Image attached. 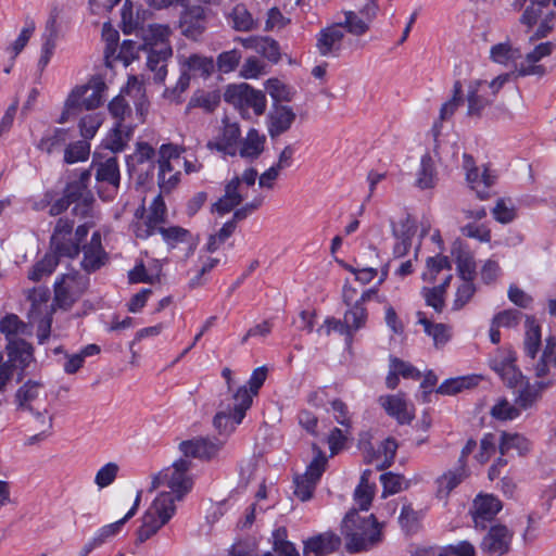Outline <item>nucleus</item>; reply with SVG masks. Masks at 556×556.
<instances>
[{"label":"nucleus","mask_w":556,"mask_h":556,"mask_svg":"<svg viewBox=\"0 0 556 556\" xmlns=\"http://www.w3.org/2000/svg\"><path fill=\"white\" fill-rule=\"evenodd\" d=\"M172 159H174V146L164 143L157 151V184L161 193H170L174 189V174H172ZM167 207L162 194L156 195L149 206L148 215L142 222L135 224L136 237L146 239L159 231L164 240L170 243L174 239V227L164 228L161 225L165 222Z\"/></svg>","instance_id":"1"},{"label":"nucleus","mask_w":556,"mask_h":556,"mask_svg":"<svg viewBox=\"0 0 556 556\" xmlns=\"http://www.w3.org/2000/svg\"><path fill=\"white\" fill-rule=\"evenodd\" d=\"M161 486L168 491L161 492L143 515L142 525L137 530L138 543L147 541L172 518L174 513V471L167 468L153 477L150 491Z\"/></svg>","instance_id":"2"},{"label":"nucleus","mask_w":556,"mask_h":556,"mask_svg":"<svg viewBox=\"0 0 556 556\" xmlns=\"http://www.w3.org/2000/svg\"><path fill=\"white\" fill-rule=\"evenodd\" d=\"M383 522L375 515L363 517L358 509L352 508L341 522V534L345 541V549L351 553L367 552L383 541Z\"/></svg>","instance_id":"3"},{"label":"nucleus","mask_w":556,"mask_h":556,"mask_svg":"<svg viewBox=\"0 0 556 556\" xmlns=\"http://www.w3.org/2000/svg\"><path fill=\"white\" fill-rule=\"evenodd\" d=\"M15 401L17 407L34 413L39 432L29 437L28 445H33L47 439L52 429L53 418L48 415V394L43 384L39 381L28 380L16 391Z\"/></svg>","instance_id":"4"},{"label":"nucleus","mask_w":556,"mask_h":556,"mask_svg":"<svg viewBox=\"0 0 556 556\" xmlns=\"http://www.w3.org/2000/svg\"><path fill=\"white\" fill-rule=\"evenodd\" d=\"M170 34L169 26L159 24L141 27L137 33L142 40L143 50L149 52L148 66L155 73L154 80L157 83L164 81L167 75L165 62L172 55Z\"/></svg>","instance_id":"5"},{"label":"nucleus","mask_w":556,"mask_h":556,"mask_svg":"<svg viewBox=\"0 0 556 556\" xmlns=\"http://www.w3.org/2000/svg\"><path fill=\"white\" fill-rule=\"evenodd\" d=\"M126 97L132 101L136 108L135 119H137L138 123H144L149 104L143 84L139 81L136 76H130L126 87L122 89L118 96L110 101L109 112L112 117L116 119V122H126L127 118H132L130 105Z\"/></svg>","instance_id":"6"},{"label":"nucleus","mask_w":556,"mask_h":556,"mask_svg":"<svg viewBox=\"0 0 556 556\" xmlns=\"http://www.w3.org/2000/svg\"><path fill=\"white\" fill-rule=\"evenodd\" d=\"M224 100L233 105L242 117H249L250 110L256 116L264 114L266 110V97L263 91L255 90L250 85H229L224 92Z\"/></svg>","instance_id":"7"},{"label":"nucleus","mask_w":556,"mask_h":556,"mask_svg":"<svg viewBox=\"0 0 556 556\" xmlns=\"http://www.w3.org/2000/svg\"><path fill=\"white\" fill-rule=\"evenodd\" d=\"M252 405L251 394L247 391V387H240L232 396V403L228 409L218 412L213 420L215 428L219 432L233 430L235 427L243 420L247 410Z\"/></svg>","instance_id":"8"},{"label":"nucleus","mask_w":556,"mask_h":556,"mask_svg":"<svg viewBox=\"0 0 556 556\" xmlns=\"http://www.w3.org/2000/svg\"><path fill=\"white\" fill-rule=\"evenodd\" d=\"M88 278L77 271L63 274L54 282V302L61 308H70L85 292Z\"/></svg>","instance_id":"9"},{"label":"nucleus","mask_w":556,"mask_h":556,"mask_svg":"<svg viewBox=\"0 0 556 556\" xmlns=\"http://www.w3.org/2000/svg\"><path fill=\"white\" fill-rule=\"evenodd\" d=\"M178 63L180 65V76L176 83V89H180V91H185L189 87L191 75L207 78L215 70L213 58L199 54H192L189 58L179 56Z\"/></svg>","instance_id":"10"},{"label":"nucleus","mask_w":556,"mask_h":556,"mask_svg":"<svg viewBox=\"0 0 556 556\" xmlns=\"http://www.w3.org/2000/svg\"><path fill=\"white\" fill-rule=\"evenodd\" d=\"M514 532L505 525H493L483 536L480 548L488 556H504L511 549Z\"/></svg>","instance_id":"11"},{"label":"nucleus","mask_w":556,"mask_h":556,"mask_svg":"<svg viewBox=\"0 0 556 556\" xmlns=\"http://www.w3.org/2000/svg\"><path fill=\"white\" fill-rule=\"evenodd\" d=\"M74 223L68 218L60 217L51 236V245L58 255L75 258L80 252L78 243L73 242L72 232Z\"/></svg>","instance_id":"12"},{"label":"nucleus","mask_w":556,"mask_h":556,"mask_svg":"<svg viewBox=\"0 0 556 556\" xmlns=\"http://www.w3.org/2000/svg\"><path fill=\"white\" fill-rule=\"evenodd\" d=\"M502 502L492 494H479L473 500L471 515L475 527L484 530L502 510Z\"/></svg>","instance_id":"13"},{"label":"nucleus","mask_w":556,"mask_h":556,"mask_svg":"<svg viewBox=\"0 0 556 556\" xmlns=\"http://www.w3.org/2000/svg\"><path fill=\"white\" fill-rule=\"evenodd\" d=\"M223 446L217 439L195 438L179 443V450L186 457L210 460L215 457Z\"/></svg>","instance_id":"14"},{"label":"nucleus","mask_w":556,"mask_h":556,"mask_svg":"<svg viewBox=\"0 0 556 556\" xmlns=\"http://www.w3.org/2000/svg\"><path fill=\"white\" fill-rule=\"evenodd\" d=\"M224 127L222 132L214 141H208V149L217 150L224 154L235 156L238 152V143L240 142L241 131L237 123H231L226 117L223 119Z\"/></svg>","instance_id":"15"},{"label":"nucleus","mask_w":556,"mask_h":556,"mask_svg":"<svg viewBox=\"0 0 556 556\" xmlns=\"http://www.w3.org/2000/svg\"><path fill=\"white\" fill-rule=\"evenodd\" d=\"M179 28L189 39L197 40L205 29V12L201 5L186 8L180 13Z\"/></svg>","instance_id":"16"},{"label":"nucleus","mask_w":556,"mask_h":556,"mask_svg":"<svg viewBox=\"0 0 556 556\" xmlns=\"http://www.w3.org/2000/svg\"><path fill=\"white\" fill-rule=\"evenodd\" d=\"M84 257L81 267L87 273H93L100 269L109 260L108 253L104 251L101 242V233L94 231L91 236L89 243L80 248Z\"/></svg>","instance_id":"17"},{"label":"nucleus","mask_w":556,"mask_h":556,"mask_svg":"<svg viewBox=\"0 0 556 556\" xmlns=\"http://www.w3.org/2000/svg\"><path fill=\"white\" fill-rule=\"evenodd\" d=\"M303 555L327 556L341 547V538L334 532L328 531L308 538L304 542Z\"/></svg>","instance_id":"18"},{"label":"nucleus","mask_w":556,"mask_h":556,"mask_svg":"<svg viewBox=\"0 0 556 556\" xmlns=\"http://www.w3.org/2000/svg\"><path fill=\"white\" fill-rule=\"evenodd\" d=\"M343 38L344 30L342 24H334L323 28L316 38V48L319 54L323 56L336 55L341 50Z\"/></svg>","instance_id":"19"},{"label":"nucleus","mask_w":556,"mask_h":556,"mask_svg":"<svg viewBox=\"0 0 556 556\" xmlns=\"http://www.w3.org/2000/svg\"><path fill=\"white\" fill-rule=\"evenodd\" d=\"M391 225L392 235L396 240L393 247V255L394 257H403L408 253L412 247V239L414 238L417 230L416 223L409 215H407L400 222L399 226H396L394 223Z\"/></svg>","instance_id":"20"},{"label":"nucleus","mask_w":556,"mask_h":556,"mask_svg":"<svg viewBox=\"0 0 556 556\" xmlns=\"http://www.w3.org/2000/svg\"><path fill=\"white\" fill-rule=\"evenodd\" d=\"M555 43L551 41L542 42L538 45L531 52L526 55L525 61H522L517 67V72L519 76H529V75H538L542 76L545 74V67L543 65H536V62L542 60L545 56H548L554 48Z\"/></svg>","instance_id":"21"},{"label":"nucleus","mask_w":556,"mask_h":556,"mask_svg":"<svg viewBox=\"0 0 556 556\" xmlns=\"http://www.w3.org/2000/svg\"><path fill=\"white\" fill-rule=\"evenodd\" d=\"M493 98L488 92L486 81L476 80L468 87L467 92V115L481 116L483 110L493 102Z\"/></svg>","instance_id":"22"},{"label":"nucleus","mask_w":556,"mask_h":556,"mask_svg":"<svg viewBox=\"0 0 556 556\" xmlns=\"http://www.w3.org/2000/svg\"><path fill=\"white\" fill-rule=\"evenodd\" d=\"M268 134L274 139L287 132L296 118L292 108L275 105L268 114Z\"/></svg>","instance_id":"23"},{"label":"nucleus","mask_w":556,"mask_h":556,"mask_svg":"<svg viewBox=\"0 0 556 556\" xmlns=\"http://www.w3.org/2000/svg\"><path fill=\"white\" fill-rule=\"evenodd\" d=\"M218 263L219 260L216 257L202 255H200L195 261H192V266L186 270V275L189 277V288L195 289L204 286L208 279L207 275L218 265Z\"/></svg>","instance_id":"24"},{"label":"nucleus","mask_w":556,"mask_h":556,"mask_svg":"<svg viewBox=\"0 0 556 556\" xmlns=\"http://www.w3.org/2000/svg\"><path fill=\"white\" fill-rule=\"evenodd\" d=\"M516 355L509 351L502 359H494L492 362V369L502 378V380L509 388H515L521 383L523 376L515 365Z\"/></svg>","instance_id":"25"},{"label":"nucleus","mask_w":556,"mask_h":556,"mask_svg":"<svg viewBox=\"0 0 556 556\" xmlns=\"http://www.w3.org/2000/svg\"><path fill=\"white\" fill-rule=\"evenodd\" d=\"M556 371V337L546 339L540 359L534 365V374L538 378L554 379Z\"/></svg>","instance_id":"26"},{"label":"nucleus","mask_w":556,"mask_h":556,"mask_svg":"<svg viewBox=\"0 0 556 556\" xmlns=\"http://www.w3.org/2000/svg\"><path fill=\"white\" fill-rule=\"evenodd\" d=\"M239 186L240 177L236 176L229 180L225 186V194L213 204L212 211L226 214L238 206L243 200L242 194L239 192Z\"/></svg>","instance_id":"27"},{"label":"nucleus","mask_w":556,"mask_h":556,"mask_svg":"<svg viewBox=\"0 0 556 556\" xmlns=\"http://www.w3.org/2000/svg\"><path fill=\"white\" fill-rule=\"evenodd\" d=\"M466 179L470 184L472 190L476 191L480 200H485L491 195V187L494 185L496 177L492 175L488 168L482 174L477 167L466 173Z\"/></svg>","instance_id":"28"},{"label":"nucleus","mask_w":556,"mask_h":556,"mask_svg":"<svg viewBox=\"0 0 556 556\" xmlns=\"http://www.w3.org/2000/svg\"><path fill=\"white\" fill-rule=\"evenodd\" d=\"M191 460L181 458L176 460V502L182 501L194 485V476L189 472Z\"/></svg>","instance_id":"29"},{"label":"nucleus","mask_w":556,"mask_h":556,"mask_svg":"<svg viewBox=\"0 0 556 556\" xmlns=\"http://www.w3.org/2000/svg\"><path fill=\"white\" fill-rule=\"evenodd\" d=\"M56 15H52L49 17L46 24V31L43 34V43L41 46V54L38 61V67L40 71H43L46 66L49 64L51 56L53 55L55 46H56Z\"/></svg>","instance_id":"30"},{"label":"nucleus","mask_w":556,"mask_h":556,"mask_svg":"<svg viewBox=\"0 0 556 556\" xmlns=\"http://www.w3.org/2000/svg\"><path fill=\"white\" fill-rule=\"evenodd\" d=\"M380 403L388 415L396 418L402 425L409 424L414 418L413 413L407 408L406 401L401 395L381 396Z\"/></svg>","instance_id":"31"},{"label":"nucleus","mask_w":556,"mask_h":556,"mask_svg":"<svg viewBox=\"0 0 556 556\" xmlns=\"http://www.w3.org/2000/svg\"><path fill=\"white\" fill-rule=\"evenodd\" d=\"M541 327L534 316H527L525 323L523 352L534 359L541 348Z\"/></svg>","instance_id":"32"},{"label":"nucleus","mask_w":556,"mask_h":556,"mask_svg":"<svg viewBox=\"0 0 556 556\" xmlns=\"http://www.w3.org/2000/svg\"><path fill=\"white\" fill-rule=\"evenodd\" d=\"M554 382L555 379L541 380L532 384L527 382L519 391L516 404L522 409L530 408L540 399L542 391L552 387Z\"/></svg>","instance_id":"33"},{"label":"nucleus","mask_w":556,"mask_h":556,"mask_svg":"<svg viewBox=\"0 0 556 556\" xmlns=\"http://www.w3.org/2000/svg\"><path fill=\"white\" fill-rule=\"evenodd\" d=\"M199 244V236L176 226V258L188 260L193 255Z\"/></svg>","instance_id":"34"},{"label":"nucleus","mask_w":556,"mask_h":556,"mask_svg":"<svg viewBox=\"0 0 556 556\" xmlns=\"http://www.w3.org/2000/svg\"><path fill=\"white\" fill-rule=\"evenodd\" d=\"M266 138L261 135L256 129L251 128L247 137L241 141L239 154L241 157L255 160L264 151Z\"/></svg>","instance_id":"35"},{"label":"nucleus","mask_w":556,"mask_h":556,"mask_svg":"<svg viewBox=\"0 0 556 556\" xmlns=\"http://www.w3.org/2000/svg\"><path fill=\"white\" fill-rule=\"evenodd\" d=\"M229 20L232 28L237 31H252L258 28V21L253 17L251 12L242 3L233 7L229 13Z\"/></svg>","instance_id":"36"},{"label":"nucleus","mask_w":556,"mask_h":556,"mask_svg":"<svg viewBox=\"0 0 556 556\" xmlns=\"http://www.w3.org/2000/svg\"><path fill=\"white\" fill-rule=\"evenodd\" d=\"M418 324L424 327V331L433 339L434 345H444L451 338L450 327L445 324H433L427 318L424 312H417Z\"/></svg>","instance_id":"37"},{"label":"nucleus","mask_w":556,"mask_h":556,"mask_svg":"<svg viewBox=\"0 0 556 556\" xmlns=\"http://www.w3.org/2000/svg\"><path fill=\"white\" fill-rule=\"evenodd\" d=\"M88 86H77L68 94L64 110L59 118V123H65L72 115L78 114L81 110H85L83 99L85 93H88Z\"/></svg>","instance_id":"38"},{"label":"nucleus","mask_w":556,"mask_h":556,"mask_svg":"<svg viewBox=\"0 0 556 556\" xmlns=\"http://www.w3.org/2000/svg\"><path fill=\"white\" fill-rule=\"evenodd\" d=\"M96 179L101 182H106L117 189L121 182L117 159L112 156L106 159L104 162H100L97 165Z\"/></svg>","instance_id":"39"},{"label":"nucleus","mask_w":556,"mask_h":556,"mask_svg":"<svg viewBox=\"0 0 556 556\" xmlns=\"http://www.w3.org/2000/svg\"><path fill=\"white\" fill-rule=\"evenodd\" d=\"M7 349L9 355V361L7 363L11 364L13 369L15 368V363H18L22 367H25L33 358V348L24 340H10Z\"/></svg>","instance_id":"40"},{"label":"nucleus","mask_w":556,"mask_h":556,"mask_svg":"<svg viewBox=\"0 0 556 556\" xmlns=\"http://www.w3.org/2000/svg\"><path fill=\"white\" fill-rule=\"evenodd\" d=\"M138 121L134 118V122H116L113 128V135L111 140V150L113 152H121L126 147L127 142L132 137L135 127L138 125Z\"/></svg>","instance_id":"41"},{"label":"nucleus","mask_w":556,"mask_h":556,"mask_svg":"<svg viewBox=\"0 0 556 556\" xmlns=\"http://www.w3.org/2000/svg\"><path fill=\"white\" fill-rule=\"evenodd\" d=\"M480 379L481 378L476 375L450 378L439 386V388L437 389V393L444 395H453L465 389H470L477 386Z\"/></svg>","instance_id":"42"},{"label":"nucleus","mask_w":556,"mask_h":556,"mask_svg":"<svg viewBox=\"0 0 556 556\" xmlns=\"http://www.w3.org/2000/svg\"><path fill=\"white\" fill-rule=\"evenodd\" d=\"M273 551L279 556H300L295 545L288 540V530L286 527H279L271 533Z\"/></svg>","instance_id":"43"},{"label":"nucleus","mask_w":556,"mask_h":556,"mask_svg":"<svg viewBox=\"0 0 556 556\" xmlns=\"http://www.w3.org/2000/svg\"><path fill=\"white\" fill-rule=\"evenodd\" d=\"M465 477V468L459 466L455 470H450L437 480L438 496L440 498L447 497L448 494L463 481Z\"/></svg>","instance_id":"44"},{"label":"nucleus","mask_w":556,"mask_h":556,"mask_svg":"<svg viewBox=\"0 0 556 556\" xmlns=\"http://www.w3.org/2000/svg\"><path fill=\"white\" fill-rule=\"evenodd\" d=\"M219 102L220 94L218 91L197 90L189 100L188 109L201 108L205 112H213Z\"/></svg>","instance_id":"45"},{"label":"nucleus","mask_w":556,"mask_h":556,"mask_svg":"<svg viewBox=\"0 0 556 556\" xmlns=\"http://www.w3.org/2000/svg\"><path fill=\"white\" fill-rule=\"evenodd\" d=\"M510 450H516L519 455H523L530 450V443L528 439L518 433H506L503 432L500 442V453L505 455Z\"/></svg>","instance_id":"46"},{"label":"nucleus","mask_w":556,"mask_h":556,"mask_svg":"<svg viewBox=\"0 0 556 556\" xmlns=\"http://www.w3.org/2000/svg\"><path fill=\"white\" fill-rule=\"evenodd\" d=\"M55 252L48 253L37 262L28 273V278L33 281H39L43 277L51 275L59 264V257Z\"/></svg>","instance_id":"47"},{"label":"nucleus","mask_w":556,"mask_h":556,"mask_svg":"<svg viewBox=\"0 0 556 556\" xmlns=\"http://www.w3.org/2000/svg\"><path fill=\"white\" fill-rule=\"evenodd\" d=\"M67 140V130L64 128H54L46 134L37 144V148L48 154L60 150Z\"/></svg>","instance_id":"48"},{"label":"nucleus","mask_w":556,"mask_h":556,"mask_svg":"<svg viewBox=\"0 0 556 556\" xmlns=\"http://www.w3.org/2000/svg\"><path fill=\"white\" fill-rule=\"evenodd\" d=\"M349 307L350 308L344 313V318L350 327L352 334H354V332L365 327L368 313L365 306L357 302H354L353 305H350Z\"/></svg>","instance_id":"49"},{"label":"nucleus","mask_w":556,"mask_h":556,"mask_svg":"<svg viewBox=\"0 0 556 556\" xmlns=\"http://www.w3.org/2000/svg\"><path fill=\"white\" fill-rule=\"evenodd\" d=\"M452 265L447 256L437 255L428 257L426 262V270L422 273V279L428 282H434L437 276L442 270H451Z\"/></svg>","instance_id":"50"},{"label":"nucleus","mask_w":556,"mask_h":556,"mask_svg":"<svg viewBox=\"0 0 556 556\" xmlns=\"http://www.w3.org/2000/svg\"><path fill=\"white\" fill-rule=\"evenodd\" d=\"M435 170L431 156L425 154L421 157L420 168L417 174V185L421 189L432 188L434 186Z\"/></svg>","instance_id":"51"},{"label":"nucleus","mask_w":556,"mask_h":556,"mask_svg":"<svg viewBox=\"0 0 556 556\" xmlns=\"http://www.w3.org/2000/svg\"><path fill=\"white\" fill-rule=\"evenodd\" d=\"M266 91L275 102H290L294 92L292 89L277 78L268 79L266 83Z\"/></svg>","instance_id":"52"},{"label":"nucleus","mask_w":556,"mask_h":556,"mask_svg":"<svg viewBox=\"0 0 556 556\" xmlns=\"http://www.w3.org/2000/svg\"><path fill=\"white\" fill-rule=\"evenodd\" d=\"M27 326L14 315H7L0 320V331L4 333L8 340H14L13 336L25 334Z\"/></svg>","instance_id":"53"},{"label":"nucleus","mask_w":556,"mask_h":556,"mask_svg":"<svg viewBox=\"0 0 556 556\" xmlns=\"http://www.w3.org/2000/svg\"><path fill=\"white\" fill-rule=\"evenodd\" d=\"M491 59L498 64H508L520 56V52L514 49L509 43H497L491 48Z\"/></svg>","instance_id":"54"},{"label":"nucleus","mask_w":556,"mask_h":556,"mask_svg":"<svg viewBox=\"0 0 556 556\" xmlns=\"http://www.w3.org/2000/svg\"><path fill=\"white\" fill-rule=\"evenodd\" d=\"M463 87L459 80L454 83L453 97L451 100L445 102L440 110V122L448 119L463 103Z\"/></svg>","instance_id":"55"},{"label":"nucleus","mask_w":556,"mask_h":556,"mask_svg":"<svg viewBox=\"0 0 556 556\" xmlns=\"http://www.w3.org/2000/svg\"><path fill=\"white\" fill-rule=\"evenodd\" d=\"M241 58V52L237 49L224 51L220 54H218L216 60V66L219 72L228 74L237 68Z\"/></svg>","instance_id":"56"},{"label":"nucleus","mask_w":556,"mask_h":556,"mask_svg":"<svg viewBox=\"0 0 556 556\" xmlns=\"http://www.w3.org/2000/svg\"><path fill=\"white\" fill-rule=\"evenodd\" d=\"M90 146L86 141H77L66 147L64 151V161L67 164L81 162L88 159Z\"/></svg>","instance_id":"57"},{"label":"nucleus","mask_w":556,"mask_h":556,"mask_svg":"<svg viewBox=\"0 0 556 556\" xmlns=\"http://www.w3.org/2000/svg\"><path fill=\"white\" fill-rule=\"evenodd\" d=\"M88 86V93H85L83 103L85 104V110H93L100 106L102 103V93L105 90L106 86L102 80L94 81L92 85Z\"/></svg>","instance_id":"58"},{"label":"nucleus","mask_w":556,"mask_h":556,"mask_svg":"<svg viewBox=\"0 0 556 556\" xmlns=\"http://www.w3.org/2000/svg\"><path fill=\"white\" fill-rule=\"evenodd\" d=\"M119 471V466L116 463L110 462L102 466L94 477V483L100 488H106L111 485Z\"/></svg>","instance_id":"59"},{"label":"nucleus","mask_w":556,"mask_h":556,"mask_svg":"<svg viewBox=\"0 0 556 556\" xmlns=\"http://www.w3.org/2000/svg\"><path fill=\"white\" fill-rule=\"evenodd\" d=\"M256 52L273 63H277L280 60L279 43L270 37L260 38Z\"/></svg>","instance_id":"60"},{"label":"nucleus","mask_w":556,"mask_h":556,"mask_svg":"<svg viewBox=\"0 0 556 556\" xmlns=\"http://www.w3.org/2000/svg\"><path fill=\"white\" fill-rule=\"evenodd\" d=\"M420 517V514L414 510L410 504H405L401 509L399 522L406 532H415L418 529Z\"/></svg>","instance_id":"61"},{"label":"nucleus","mask_w":556,"mask_h":556,"mask_svg":"<svg viewBox=\"0 0 556 556\" xmlns=\"http://www.w3.org/2000/svg\"><path fill=\"white\" fill-rule=\"evenodd\" d=\"M326 464H327L326 456L323 454L321 451H318V454L309 463V465L306 468V471L302 476L317 485L319 479L321 478V476L326 469Z\"/></svg>","instance_id":"62"},{"label":"nucleus","mask_w":556,"mask_h":556,"mask_svg":"<svg viewBox=\"0 0 556 556\" xmlns=\"http://www.w3.org/2000/svg\"><path fill=\"white\" fill-rule=\"evenodd\" d=\"M459 276L467 282H472L476 264L472 256L468 253H460L456 258Z\"/></svg>","instance_id":"63"},{"label":"nucleus","mask_w":556,"mask_h":556,"mask_svg":"<svg viewBox=\"0 0 556 556\" xmlns=\"http://www.w3.org/2000/svg\"><path fill=\"white\" fill-rule=\"evenodd\" d=\"M491 415L500 420H511L518 417L519 409L511 405L507 400H501L492 407Z\"/></svg>","instance_id":"64"}]
</instances>
